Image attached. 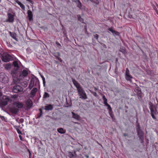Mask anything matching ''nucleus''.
I'll return each instance as SVG.
<instances>
[{"mask_svg": "<svg viewBox=\"0 0 158 158\" xmlns=\"http://www.w3.org/2000/svg\"><path fill=\"white\" fill-rule=\"evenodd\" d=\"M92 93L94 95V96H97V94L96 92H94Z\"/></svg>", "mask_w": 158, "mask_h": 158, "instance_id": "obj_45", "label": "nucleus"}, {"mask_svg": "<svg viewBox=\"0 0 158 158\" xmlns=\"http://www.w3.org/2000/svg\"><path fill=\"white\" fill-rule=\"evenodd\" d=\"M57 131L59 133L61 134H64L66 132V131L62 128H59L57 129Z\"/></svg>", "mask_w": 158, "mask_h": 158, "instance_id": "obj_24", "label": "nucleus"}, {"mask_svg": "<svg viewBox=\"0 0 158 158\" xmlns=\"http://www.w3.org/2000/svg\"><path fill=\"white\" fill-rule=\"evenodd\" d=\"M1 118L2 119L3 118H4V116H2Z\"/></svg>", "mask_w": 158, "mask_h": 158, "instance_id": "obj_51", "label": "nucleus"}, {"mask_svg": "<svg viewBox=\"0 0 158 158\" xmlns=\"http://www.w3.org/2000/svg\"><path fill=\"white\" fill-rule=\"evenodd\" d=\"M94 89L95 91H97L98 90V89L96 87H94Z\"/></svg>", "mask_w": 158, "mask_h": 158, "instance_id": "obj_49", "label": "nucleus"}, {"mask_svg": "<svg viewBox=\"0 0 158 158\" xmlns=\"http://www.w3.org/2000/svg\"><path fill=\"white\" fill-rule=\"evenodd\" d=\"M12 57L7 53H4L2 56V60L5 62H8L12 60Z\"/></svg>", "mask_w": 158, "mask_h": 158, "instance_id": "obj_4", "label": "nucleus"}, {"mask_svg": "<svg viewBox=\"0 0 158 158\" xmlns=\"http://www.w3.org/2000/svg\"><path fill=\"white\" fill-rule=\"evenodd\" d=\"M13 105L19 108H22L23 106V103L19 102H15L13 103Z\"/></svg>", "mask_w": 158, "mask_h": 158, "instance_id": "obj_10", "label": "nucleus"}, {"mask_svg": "<svg viewBox=\"0 0 158 158\" xmlns=\"http://www.w3.org/2000/svg\"><path fill=\"white\" fill-rule=\"evenodd\" d=\"M68 156L70 158H77V155L75 152H74L73 153L71 152H69L68 153Z\"/></svg>", "mask_w": 158, "mask_h": 158, "instance_id": "obj_16", "label": "nucleus"}, {"mask_svg": "<svg viewBox=\"0 0 158 158\" xmlns=\"http://www.w3.org/2000/svg\"><path fill=\"white\" fill-rule=\"evenodd\" d=\"M108 30L111 32L114 35L119 36L120 35V33L117 31L113 30L112 27L109 28Z\"/></svg>", "mask_w": 158, "mask_h": 158, "instance_id": "obj_13", "label": "nucleus"}, {"mask_svg": "<svg viewBox=\"0 0 158 158\" xmlns=\"http://www.w3.org/2000/svg\"><path fill=\"white\" fill-rule=\"evenodd\" d=\"M14 128H15V129H16V130L17 129H19V126H16H16H14Z\"/></svg>", "mask_w": 158, "mask_h": 158, "instance_id": "obj_41", "label": "nucleus"}, {"mask_svg": "<svg viewBox=\"0 0 158 158\" xmlns=\"http://www.w3.org/2000/svg\"><path fill=\"white\" fill-rule=\"evenodd\" d=\"M28 74V71L25 69L23 70L21 73L20 76L25 77Z\"/></svg>", "mask_w": 158, "mask_h": 158, "instance_id": "obj_17", "label": "nucleus"}, {"mask_svg": "<svg viewBox=\"0 0 158 158\" xmlns=\"http://www.w3.org/2000/svg\"><path fill=\"white\" fill-rule=\"evenodd\" d=\"M78 20L81 23H83V19L81 17L80 15H77Z\"/></svg>", "mask_w": 158, "mask_h": 158, "instance_id": "obj_33", "label": "nucleus"}, {"mask_svg": "<svg viewBox=\"0 0 158 158\" xmlns=\"http://www.w3.org/2000/svg\"><path fill=\"white\" fill-rule=\"evenodd\" d=\"M27 17L30 21L33 19V14L30 10H28L27 12Z\"/></svg>", "mask_w": 158, "mask_h": 158, "instance_id": "obj_15", "label": "nucleus"}, {"mask_svg": "<svg viewBox=\"0 0 158 158\" xmlns=\"http://www.w3.org/2000/svg\"><path fill=\"white\" fill-rule=\"evenodd\" d=\"M78 94L80 96V98L82 99H85L87 98L86 94L83 89L81 88L77 90Z\"/></svg>", "mask_w": 158, "mask_h": 158, "instance_id": "obj_3", "label": "nucleus"}, {"mask_svg": "<svg viewBox=\"0 0 158 158\" xmlns=\"http://www.w3.org/2000/svg\"><path fill=\"white\" fill-rule=\"evenodd\" d=\"M26 105L28 108H30L32 106V102L31 99L28 100L26 102Z\"/></svg>", "mask_w": 158, "mask_h": 158, "instance_id": "obj_14", "label": "nucleus"}, {"mask_svg": "<svg viewBox=\"0 0 158 158\" xmlns=\"http://www.w3.org/2000/svg\"><path fill=\"white\" fill-rule=\"evenodd\" d=\"M10 111L12 114H16L18 112L19 110L14 105L10 109Z\"/></svg>", "mask_w": 158, "mask_h": 158, "instance_id": "obj_11", "label": "nucleus"}, {"mask_svg": "<svg viewBox=\"0 0 158 158\" xmlns=\"http://www.w3.org/2000/svg\"><path fill=\"white\" fill-rule=\"evenodd\" d=\"M9 34L10 36L14 39L17 40V38H16V34L14 32H12L10 31Z\"/></svg>", "mask_w": 158, "mask_h": 158, "instance_id": "obj_22", "label": "nucleus"}, {"mask_svg": "<svg viewBox=\"0 0 158 158\" xmlns=\"http://www.w3.org/2000/svg\"><path fill=\"white\" fill-rule=\"evenodd\" d=\"M37 91V89L36 88H34L31 91L30 94L33 97L35 96Z\"/></svg>", "mask_w": 158, "mask_h": 158, "instance_id": "obj_19", "label": "nucleus"}, {"mask_svg": "<svg viewBox=\"0 0 158 158\" xmlns=\"http://www.w3.org/2000/svg\"><path fill=\"white\" fill-rule=\"evenodd\" d=\"M16 131L19 134H22L21 132L20 131L19 128V129H17L16 130Z\"/></svg>", "mask_w": 158, "mask_h": 158, "instance_id": "obj_40", "label": "nucleus"}, {"mask_svg": "<svg viewBox=\"0 0 158 158\" xmlns=\"http://www.w3.org/2000/svg\"><path fill=\"white\" fill-rule=\"evenodd\" d=\"M94 37L96 38L97 40H98V35L97 34H95V35H94Z\"/></svg>", "mask_w": 158, "mask_h": 158, "instance_id": "obj_39", "label": "nucleus"}, {"mask_svg": "<svg viewBox=\"0 0 158 158\" xmlns=\"http://www.w3.org/2000/svg\"><path fill=\"white\" fill-rule=\"evenodd\" d=\"M137 128L136 129L140 141L141 143H143L144 141V133L140 129L139 124L137 126Z\"/></svg>", "mask_w": 158, "mask_h": 158, "instance_id": "obj_2", "label": "nucleus"}, {"mask_svg": "<svg viewBox=\"0 0 158 158\" xmlns=\"http://www.w3.org/2000/svg\"><path fill=\"white\" fill-rule=\"evenodd\" d=\"M149 108L150 110L151 116L155 120L156 119V118L155 116V114L157 115L158 114L157 109L155 106H154L151 102L149 103Z\"/></svg>", "mask_w": 158, "mask_h": 158, "instance_id": "obj_1", "label": "nucleus"}, {"mask_svg": "<svg viewBox=\"0 0 158 158\" xmlns=\"http://www.w3.org/2000/svg\"><path fill=\"white\" fill-rule=\"evenodd\" d=\"M88 156H86V158H88Z\"/></svg>", "mask_w": 158, "mask_h": 158, "instance_id": "obj_56", "label": "nucleus"}, {"mask_svg": "<svg viewBox=\"0 0 158 158\" xmlns=\"http://www.w3.org/2000/svg\"><path fill=\"white\" fill-rule=\"evenodd\" d=\"M8 19L6 20V22L12 23L14 21V17L15 15V13H13L11 14L10 13H8L7 14Z\"/></svg>", "mask_w": 158, "mask_h": 158, "instance_id": "obj_8", "label": "nucleus"}, {"mask_svg": "<svg viewBox=\"0 0 158 158\" xmlns=\"http://www.w3.org/2000/svg\"><path fill=\"white\" fill-rule=\"evenodd\" d=\"M11 101L10 99L7 96H3L1 101V104L4 106L7 105L9 102Z\"/></svg>", "mask_w": 158, "mask_h": 158, "instance_id": "obj_6", "label": "nucleus"}, {"mask_svg": "<svg viewBox=\"0 0 158 158\" xmlns=\"http://www.w3.org/2000/svg\"><path fill=\"white\" fill-rule=\"evenodd\" d=\"M53 108V106L52 105L49 104L45 106V109L47 110H52Z\"/></svg>", "mask_w": 158, "mask_h": 158, "instance_id": "obj_21", "label": "nucleus"}, {"mask_svg": "<svg viewBox=\"0 0 158 158\" xmlns=\"http://www.w3.org/2000/svg\"><path fill=\"white\" fill-rule=\"evenodd\" d=\"M27 1L30 2L31 3L33 4V1L32 0H26Z\"/></svg>", "mask_w": 158, "mask_h": 158, "instance_id": "obj_42", "label": "nucleus"}, {"mask_svg": "<svg viewBox=\"0 0 158 158\" xmlns=\"http://www.w3.org/2000/svg\"><path fill=\"white\" fill-rule=\"evenodd\" d=\"M27 84H25V85H24V86L25 87L27 86Z\"/></svg>", "mask_w": 158, "mask_h": 158, "instance_id": "obj_52", "label": "nucleus"}, {"mask_svg": "<svg viewBox=\"0 0 158 158\" xmlns=\"http://www.w3.org/2000/svg\"><path fill=\"white\" fill-rule=\"evenodd\" d=\"M11 66L12 65L11 64L9 63H8L6 64L5 66V68L7 69H10L11 68Z\"/></svg>", "mask_w": 158, "mask_h": 158, "instance_id": "obj_34", "label": "nucleus"}, {"mask_svg": "<svg viewBox=\"0 0 158 158\" xmlns=\"http://www.w3.org/2000/svg\"><path fill=\"white\" fill-rule=\"evenodd\" d=\"M28 151L29 152V156H30V157L31 156V153L29 149L28 150Z\"/></svg>", "mask_w": 158, "mask_h": 158, "instance_id": "obj_48", "label": "nucleus"}, {"mask_svg": "<svg viewBox=\"0 0 158 158\" xmlns=\"http://www.w3.org/2000/svg\"><path fill=\"white\" fill-rule=\"evenodd\" d=\"M72 114L73 115V117L75 119H77L78 120H81V117L77 114H76L74 112H72Z\"/></svg>", "mask_w": 158, "mask_h": 158, "instance_id": "obj_18", "label": "nucleus"}, {"mask_svg": "<svg viewBox=\"0 0 158 158\" xmlns=\"http://www.w3.org/2000/svg\"><path fill=\"white\" fill-rule=\"evenodd\" d=\"M139 92H140V93L138 94V97H141V94H140L141 93V91H140Z\"/></svg>", "mask_w": 158, "mask_h": 158, "instance_id": "obj_46", "label": "nucleus"}, {"mask_svg": "<svg viewBox=\"0 0 158 158\" xmlns=\"http://www.w3.org/2000/svg\"><path fill=\"white\" fill-rule=\"evenodd\" d=\"M74 123L76 124H80L79 123H77V122H74Z\"/></svg>", "mask_w": 158, "mask_h": 158, "instance_id": "obj_53", "label": "nucleus"}, {"mask_svg": "<svg viewBox=\"0 0 158 158\" xmlns=\"http://www.w3.org/2000/svg\"><path fill=\"white\" fill-rule=\"evenodd\" d=\"M82 145L79 143L77 144L76 145V150L77 151H79L80 150L82 149Z\"/></svg>", "mask_w": 158, "mask_h": 158, "instance_id": "obj_26", "label": "nucleus"}, {"mask_svg": "<svg viewBox=\"0 0 158 158\" xmlns=\"http://www.w3.org/2000/svg\"><path fill=\"white\" fill-rule=\"evenodd\" d=\"M1 2V0H0V2Z\"/></svg>", "mask_w": 158, "mask_h": 158, "instance_id": "obj_57", "label": "nucleus"}, {"mask_svg": "<svg viewBox=\"0 0 158 158\" xmlns=\"http://www.w3.org/2000/svg\"><path fill=\"white\" fill-rule=\"evenodd\" d=\"M102 98L103 101V103L105 105H106L107 104H108L107 103V100L106 98V97L105 95H103L102 97Z\"/></svg>", "mask_w": 158, "mask_h": 158, "instance_id": "obj_27", "label": "nucleus"}, {"mask_svg": "<svg viewBox=\"0 0 158 158\" xmlns=\"http://www.w3.org/2000/svg\"><path fill=\"white\" fill-rule=\"evenodd\" d=\"M75 2H76V4L77 5V6L80 8H81L82 6V4L80 1L79 0H77L74 1Z\"/></svg>", "mask_w": 158, "mask_h": 158, "instance_id": "obj_25", "label": "nucleus"}, {"mask_svg": "<svg viewBox=\"0 0 158 158\" xmlns=\"http://www.w3.org/2000/svg\"><path fill=\"white\" fill-rule=\"evenodd\" d=\"M13 64L15 68H19V66L18 62L16 61H14L13 63Z\"/></svg>", "mask_w": 158, "mask_h": 158, "instance_id": "obj_28", "label": "nucleus"}, {"mask_svg": "<svg viewBox=\"0 0 158 158\" xmlns=\"http://www.w3.org/2000/svg\"><path fill=\"white\" fill-rule=\"evenodd\" d=\"M56 43L58 46H60L61 47V44L59 42H56Z\"/></svg>", "mask_w": 158, "mask_h": 158, "instance_id": "obj_43", "label": "nucleus"}, {"mask_svg": "<svg viewBox=\"0 0 158 158\" xmlns=\"http://www.w3.org/2000/svg\"><path fill=\"white\" fill-rule=\"evenodd\" d=\"M41 77L43 80V83L44 85L45 84V78L43 76H41Z\"/></svg>", "mask_w": 158, "mask_h": 158, "instance_id": "obj_36", "label": "nucleus"}, {"mask_svg": "<svg viewBox=\"0 0 158 158\" xmlns=\"http://www.w3.org/2000/svg\"><path fill=\"white\" fill-rule=\"evenodd\" d=\"M90 1L96 4H98L99 2L98 0H90Z\"/></svg>", "mask_w": 158, "mask_h": 158, "instance_id": "obj_35", "label": "nucleus"}, {"mask_svg": "<svg viewBox=\"0 0 158 158\" xmlns=\"http://www.w3.org/2000/svg\"><path fill=\"white\" fill-rule=\"evenodd\" d=\"M125 78L127 81H129L130 82H132V79L133 78V77L130 74L129 70L127 68L126 69Z\"/></svg>", "mask_w": 158, "mask_h": 158, "instance_id": "obj_7", "label": "nucleus"}, {"mask_svg": "<svg viewBox=\"0 0 158 158\" xmlns=\"http://www.w3.org/2000/svg\"><path fill=\"white\" fill-rule=\"evenodd\" d=\"M9 79L8 77L4 73H0V81L3 83L8 82Z\"/></svg>", "mask_w": 158, "mask_h": 158, "instance_id": "obj_5", "label": "nucleus"}, {"mask_svg": "<svg viewBox=\"0 0 158 158\" xmlns=\"http://www.w3.org/2000/svg\"><path fill=\"white\" fill-rule=\"evenodd\" d=\"M109 114H110V117L112 118L113 119H114V115H113V114L112 113V112L110 113H109Z\"/></svg>", "mask_w": 158, "mask_h": 158, "instance_id": "obj_37", "label": "nucleus"}, {"mask_svg": "<svg viewBox=\"0 0 158 158\" xmlns=\"http://www.w3.org/2000/svg\"><path fill=\"white\" fill-rule=\"evenodd\" d=\"M85 30L86 32H87L86 27H85Z\"/></svg>", "mask_w": 158, "mask_h": 158, "instance_id": "obj_54", "label": "nucleus"}, {"mask_svg": "<svg viewBox=\"0 0 158 158\" xmlns=\"http://www.w3.org/2000/svg\"><path fill=\"white\" fill-rule=\"evenodd\" d=\"M39 111L40 112V113L37 114V118H40L41 116L42 115V110L41 109H39Z\"/></svg>", "mask_w": 158, "mask_h": 158, "instance_id": "obj_29", "label": "nucleus"}, {"mask_svg": "<svg viewBox=\"0 0 158 158\" xmlns=\"http://www.w3.org/2000/svg\"><path fill=\"white\" fill-rule=\"evenodd\" d=\"M23 90V89L21 86L16 85L13 87L12 91L15 93H18L22 91Z\"/></svg>", "mask_w": 158, "mask_h": 158, "instance_id": "obj_9", "label": "nucleus"}, {"mask_svg": "<svg viewBox=\"0 0 158 158\" xmlns=\"http://www.w3.org/2000/svg\"><path fill=\"white\" fill-rule=\"evenodd\" d=\"M34 80L31 79L30 80V84L28 86V88L30 89H31L34 85Z\"/></svg>", "mask_w": 158, "mask_h": 158, "instance_id": "obj_20", "label": "nucleus"}, {"mask_svg": "<svg viewBox=\"0 0 158 158\" xmlns=\"http://www.w3.org/2000/svg\"><path fill=\"white\" fill-rule=\"evenodd\" d=\"M120 51L124 54H125L126 52V50L124 49H122L120 50Z\"/></svg>", "mask_w": 158, "mask_h": 158, "instance_id": "obj_38", "label": "nucleus"}, {"mask_svg": "<svg viewBox=\"0 0 158 158\" xmlns=\"http://www.w3.org/2000/svg\"><path fill=\"white\" fill-rule=\"evenodd\" d=\"M123 135L124 136H127L128 135L127 134H125L124 133V134H123Z\"/></svg>", "mask_w": 158, "mask_h": 158, "instance_id": "obj_50", "label": "nucleus"}, {"mask_svg": "<svg viewBox=\"0 0 158 158\" xmlns=\"http://www.w3.org/2000/svg\"><path fill=\"white\" fill-rule=\"evenodd\" d=\"M18 95L14 94L11 96V98L13 100H10L11 101L12 100H14L15 99L18 98Z\"/></svg>", "mask_w": 158, "mask_h": 158, "instance_id": "obj_30", "label": "nucleus"}, {"mask_svg": "<svg viewBox=\"0 0 158 158\" xmlns=\"http://www.w3.org/2000/svg\"><path fill=\"white\" fill-rule=\"evenodd\" d=\"M20 121L21 123H23V119L22 118H21L20 119Z\"/></svg>", "mask_w": 158, "mask_h": 158, "instance_id": "obj_47", "label": "nucleus"}, {"mask_svg": "<svg viewBox=\"0 0 158 158\" xmlns=\"http://www.w3.org/2000/svg\"><path fill=\"white\" fill-rule=\"evenodd\" d=\"M16 2L17 4L20 6V7L23 10H25V6L23 4H22L18 0Z\"/></svg>", "mask_w": 158, "mask_h": 158, "instance_id": "obj_23", "label": "nucleus"}, {"mask_svg": "<svg viewBox=\"0 0 158 158\" xmlns=\"http://www.w3.org/2000/svg\"><path fill=\"white\" fill-rule=\"evenodd\" d=\"M157 15H158V11L157 10Z\"/></svg>", "mask_w": 158, "mask_h": 158, "instance_id": "obj_55", "label": "nucleus"}, {"mask_svg": "<svg viewBox=\"0 0 158 158\" xmlns=\"http://www.w3.org/2000/svg\"><path fill=\"white\" fill-rule=\"evenodd\" d=\"M107 107V108L108 110L109 113H110L111 112H112V108L108 104H107V105H106Z\"/></svg>", "mask_w": 158, "mask_h": 158, "instance_id": "obj_32", "label": "nucleus"}, {"mask_svg": "<svg viewBox=\"0 0 158 158\" xmlns=\"http://www.w3.org/2000/svg\"><path fill=\"white\" fill-rule=\"evenodd\" d=\"M72 81L75 86L77 88V90L80 89L81 88H82L80 86V84L75 79H73L72 80Z\"/></svg>", "mask_w": 158, "mask_h": 158, "instance_id": "obj_12", "label": "nucleus"}, {"mask_svg": "<svg viewBox=\"0 0 158 158\" xmlns=\"http://www.w3.org/2000/svg\"><path fill=\"white\" fill-rule=\"evenodd\" d=\"M59 60L60 61V60L59 59Z\"/></svg>", "mask_w": 158, "mask_h": 158, "instance_id": "obj_58", "label": "nucleus"}, {"mask_svg": "<svg viewBox=\"0 0 158 158\" xmlns=\"http://www.w3.org/2000/svg\"><path fill=\"white\" fill-rule=\"evenodd\" d=\"M49 97H50V95H49V94H48V93L46 92H45L44 93V94L43 96V98H49Z\"/></svg>", "mask_w": 158, "mask_h": 158, "instance_id": "obj_31", "label": "nucleus"}, {"mask_svg": "<svg viewBox=\"0 0 158 158\" xmlns=\"http://www.w3.org/2000/svg\"><path fill=\"white\" fill-rule=\"evenodd\" d=\"M19 136L20 140L21 141H23V138L22 137L21 135H19Z\"/></svg>", "mask_w": 158, "mask_h": 158, "instance_id": "obj_44", "label": "nucleus"}]
</instances>
